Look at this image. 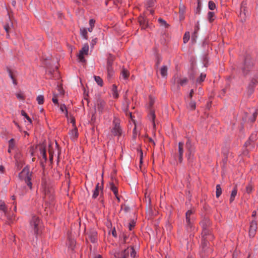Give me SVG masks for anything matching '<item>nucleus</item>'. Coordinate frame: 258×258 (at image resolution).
Here are the masks:
<instances>
[{
  "label": "nucleus",
  "instance_id": "nucleus-1",
  "mask_svg": "<svg viewBox=\"0 0 258 258\" xmlns=\"http://www.w3.org/2000/svg\"><path fill=\"white\" fill-rule=\"evenodd\" d=\"M40 189L44 195L45 199L46 200L48 199L50 201H52L53 200V189L49 186L45 178L42 179Z\"/></svg>",
  "mask_w": 258,
  "mask_h": 258
},
{
  "label": "nucleus",
  "instance_id": "nucleus-2",
  "mask_svg": "<svg viewBox=\"0 0 258 258\" xmlns=\"http://www.w3.org/2000/svg\"><path fill=\"white\" fill-rule=\"evenodd\" d=\"M19 176L21 180L25 181L30 189L32 188V183L31 182L32 174L29 172L28 167H24L19 173Z\"/></svg>",
  "mask_w": 258,
  "mask_h": 258
},
{
  "label": "nucleus",
  "instance_id": "nucleus-3",
  "mask_svg": "<svg viewBox=\"0 0 258 258\" xmlns=\"http://www.w3.org/2000/svg\"><path fill=\"white\" fill-rule=\"evenodd\" d=\"M131 250V256L135 258L136 252L133 246L127 247L121 251L116 252L114 254V258H126L128 256L129 251Z\"/></svg>",
  "mask_w": 258,
  "mask_h": 258
},
{
  "label": "nucleus",
  "instance_id": "nucleus-4",
  "mask_svg": "<svg viewBox=\"0 0 258 258\" xmlns=\"http://www.w3.org/2000/svg\"><path fill=\"white\" fill-rule=\"evenodd\" d=\"M113 127L111 133L114 136H120L122 134V129L120 126V120L117 117H114L113 120Z\"/></svg>",
  "mask_w": 258,
  "mask_h": 258
},
{
  "label": "nucleus",
  "instance_id": "nucleus-5",
  "mask_svg": "<svg viewBox=\"0 0 258 258\" xmlns=\"http://www.w3.org/2000/svg\"><path fill=\"white\" fill-rule=\"evenodd\" d=\"M206 224H209V220L205 219L201 222L200 224L203 228L202 232V238H207L209 240L213 239V235L210 233L209 230L207 228Z\"/></svg>",
  "mask_w": 258,
  "mask_h": 258
},
{
  "label": "nucleus",
  "instance_id": "nucleus-6",
  "mask_svg": "<svg viewBox=\"0 0 258 258\" xmlns=\"http://www.w3.org/2000/svg\"><path fill=\"white\" fill-rule=\"evenodd\" d=\"M194 211L189 210L185 214V219L186 223V229L187 231H191L192 228V223L194 218L193 217Z\"/></svg>",
  "mask_w": 258,
  "mask_h": 258
},
{
  "label": "nucleus",
  "instance_id": "nucleus-7",
  "mask_svg": "<svg viewBox=\"0 0 258 258\" xmlns=\"http://www.w3.org/2000/svg\"><path fill=\"white\" fill-rule=\"evenodd\" d=\"M41 221L40 219L37 216H33L30 221L31 226L33 228L34 233L36 235L38 234L40 228Z\"/></svg>",
  "mask_w": 258,
  "mask_h": 258
},
{
  "label": "nucleus",
  "instance_id": "nucleus-8",
  "mask_svg": "<svg viewBox=\"0 0 258 258\" xmlns=\"http://www.w3.org/2000/svg\"><path fill=\"white\" fill-rule=\"evenodd\" d=\"M248 14L246 10V3L245 2L243 1L241 4L240 12L239 16L242 22L245 21L248 16Z\"/></svg>",
  "mask_w": 258,
  "mask_h": 258
},
{
  "label": "nucleus",
  "instance_id": "nucleus-9",
  "mask_svg": "<svg viewBox=\"0 0 258 258\" xmlns=\"http://www.w3.org/2000/svg\"><path fill=\"white\" fill-rule=\"evenodd\" d=\"M95 107L99 113H102L107 109L105 102L101 99H98L95 103Z\"/></svg>",
  "mask_w": 258,
  "mask_h": 258
},
{
  "label": "nucleus",
  "instance_id": "nucleus-10",
  "mask_svg": "<svg viewBox=\"0 0 258 258\" xmlns=\"http://www.w3.org/2000/svg\"><path fill=\"white\" fill-rule=\"evenodd\" d=\"M88 50L89 46L87 44H85L82 48L80 50L78 57L81 62H85V60L84 57L85 55L88 54Z\"/></svg>",
  "mask_w": 258,
  "mask_h": 258
},
{
  "label": "nucleus",
  "instance_id": "nucleus-11",
  "mask_svg": "<svg viewBox=\"0 0 258 258\" xmlns=\"http://www.w3.org/2000/svg\"><path fill=\"white\" fill-rule=\"evenodd\" d=\"M88 238L91 242L95 243L97 240V233L94 229H91L87 233Z\"/></svg>",
  "mask_w": 258,
  "mask_h": 258
},
{
  "label": "nucleus",
  "instance_id": "nucleus-12",
  "mask_svg": "<svg viewBox=\"0 0 258 258\" xmlns=\"http://www.w3.org/2000/svg\"><path fill=\"white\" fill-rule=\"evenodd\" d=\"M103 189V185L99 183H97L94 190H93L92 198L94 199H96L99 195L100 192L101 194H102Z\"/></svg>",
  "mask_w": 258,
  "mask_h": 258
},
{
  "label": "nucleus",
  "instance_id": "nucleus-13",
  "mask_svg": "<svg viewBox=\"0 0 258 258\" xmlns=\"http://www.w3.org/2000/svg\"><path fill=\"white\" fill-rule=\"evenodd\" d=\"M257 229V223L255 220H252L250 222L249 234L251 237H253L255 234L256 230Z\"/></svg>",
  "mask_w": 258,
  "mask_h": 258
},
{
  "label": "nucleus",
  "instance_id": "nucleus-14",
  "mask_svg": "<svg viewBox=\"0 0 258 258\" xmlns=\"http://www.w3.org/2000/svg\"><path fill=\"white\" fill-rule=\"evenodd\" d=\"M7 71L8 72L9 77L12 80L13 84L15 85H17V82L16 80V77L18 74L17 72L15 70H11L8 68H7Z\"/></svg>",
  "mask_w": 258,
  "mask_h": 258
},
{
  "label": "nucleus",
  "instance_id": "nucleus-15",
  "mask_svg": "<svg viewBox=\"0 0 258 258\" xmlns=\"http://www.w3.org/2000/svg\"><path fill=\"white\" fill-rule=\"evenodd\" d=\"M178 160L180 163H181L183 160L182 156L183 153V145L184 143L180 142L178 143Z\"/></svg>",
  "mask_w": 258,
  "mask_h": 258
},
{
  "label": "nucleus",
  "instance_id": "nucleus-16",
  "mask_svg": "<svg viewBox=\"0 0 258 258\" xmlns=\"http://www.w3.org/2000/svg\"><path fill=\"white\" fill-rule=\"evenodd\" d=\"M139 22L142 29H145L148 25V21L146 18L143 17H140L139 18Z\"/></svg>",
  "mask_w": 258,
  "mask_h": 258
},
{
  "label": "nucleus",
  "instance_id": "nucleus-17",
  "mask_svg": "<svg viewBox=\"0 0 258 258\" xmlns=\"http://www.w3.org/2000/svg\"><path fill=\"white\" fill-rule=\"evenodd\" d=\"M160 72L162 77H166L167 75V68L166 66H162V67L157 70V73Z\"/></svg>",
  "mask_w": 258,
  "mask_h": 258
},
{
  "label": "nucleus",
  "instance_id": "nucleus-18",
  "mask_svg": "<svg viewBox=\"0 0 258 258\" xmlns=\"http://www.w3.org/2000/svg\"><path fill=\"white\" fill-rule=\"evenodd\" d=\"M129 76V71L127 69L123 68L121 72L120 78L124 80H126L128 79Z\"/></svg>",
  "mask_w": 258,
  "mask_h": 258
},
{
  "label": "nucleus",
  "instance_id": "nucleus-19",
  "mask_svg": "<svg viewBox=\"0 0 258 258\" xmlns=\"http://www.w3.org/2000/svg\"><path fill=\"white\" fill-rule=\"evenodd\" d=\"M69 135L71 137V139L72 140H75L78 137V133L77 128L76 126L74 127L73 129H72L69 133Z\"/></svg>",
  "mask_w": 258,
  "mask_h": 258
},
{
  "label": "nucleus",
  "instance_id": "nucleus-20",
  "mask_svg": "<svg viewBox=\"0 0 258 258\" xmlns=\"http://www.w3.org/2000/svg\"><path fill=\"white\" fill-rule=\"evenodd\" d=\"M186 147L187 149V152H190V153H194L195 149L192 146V143L189 139H188L186 143Z\"/></svg>",
  "mask_w": 258,
  "mask_h": 258
},
{
  "label": "nucleus",
  "instance_id": "nucleus-21",
  "mask_svg": "<svg viewBox=\"0 0 258 258\" xmlns=\"http://www.w3.org/2000/svg\"><path fill=\"white\" fill-rule=\"evenodd\" d=\"M237 186H235V187H234V188L233 189V190H232L231 193L230 198V203H232L234 200L235 198L237 195Z\"/></svg>",
  "mask_w": 258,
  "mask_h": 258
},
{
  "label": "nucleus",
  "instance_id": "nucleus-22",
  "mask_svg": "<svg viewBox=\"0 0 258 258\" xmlns=\"http://www.w3.org/2000/svg\"><path fill=\"white\" fill-rule=\"evenodd\" d=\"M112 96L114 98H117L118 97V94L117 92V88L115 85H113L111 89Z\"/></svg>",
  "mask_w": 258,
  "mask_h": 258
},
{
  "label": "nucleus",
  "instance_id": "nucleus-23",
  "mask_svg": "<svg viewBox=\"0 0 258 258\" xmlns=\"http://www.w3.org/2000/svg\"><path fill=\"white\" fill-rule=\"evenodd\" d=\"M209 239L207 238H204L202 239V250L205 251L206 250V248L208 245V240Z\"/></svg>",
  "mask_w": 258,
  "mask_h": 258
},
{
  "label": "nucleus",
  "instance_id": "nucleus-24",
  "mask_svg": "<svg viewBox=\"0 0 258 258\" xmlns=\"http://www.w3.org/2000/svg\"><path fill=\"white\" fill-rule=\"evenodd\" d=\"M206 77V74L204 73H202L201 74L200 77L198 78H197V79L196 80L197 83H198V84L201 83L205 80Z\"/></svg>",
  "mask_w": 258,
  "mask_h": 258
},
{
  "label": "nucleus",
  "instance_id": "nucleus-25",
  "mask_svg": "<svg viewBox=\"0 0 258 258\" xmlns=\"http://www.w3.org/2000/svg\"><path fill=\"white\" fill-rule=\"evenodd\" d=\"M94 80L96 83L100 87L103 86V81L102 79L99 77V76H94Z\"/></svg>",
  "mask_w": 258,
  "mask_h": 258
},
{
  "label": "nucleus",
  "instance_id": "nucleus-26",
  "mask_svg": "<svg viewBox=\"0 0 258 258\" xmlns=\"http://www.w3.org/2000/svg\"><path fill=\"white\" fill-rule=\"evenodd\" d=\"M110 189L113 192L115 196L118 194V188L113 183H110Z\"/></svg>",
  "mask_w": 258,
  "mask_h": 258
},
{
  "label": "nucleus",
  "instance_id": "nucleus-27",
  "mask_svg": "<svg viewBox=\"0 0 258 258\" xmlns=\"http://www.w3.org/2000/svg\"><path fill=\"white\" fill-rule=\"evenodd\" d=\"M54 69L52 68L50 66H47L45 68L46 73L50 75L51 76L52 75L53 72H54Z\"/></svg>",
  "mask_w": 258,
  "mask_h": 258
},
{
  "label": "nucleus",
  "instance_id": "nucleus-28",
  "mask_svg": "<svg viewBox=\"0 0 258 258\" xmlns=\"http://www.w3.org/2000/svg\"><path fill=\"white\" fill-rule=\"evenodd\" d=\"M36 100L39 104H43L44 102V96L42 95H38L36 98Z\"/></svg>",
  "mask_w": 258,
  "mask_h": 258
},
{
  "label": "nucleus",
  "instance_id": "nucleus-29",
  "mask_svg": "<svg viewBox=\"0 0 258 258\" xmlns=\"http://www.w3.org/2000/svg\"><path fill=\"white\" fill-rule=\"evenodd\" d=\"M21 114L22 116L24 117L25 118H26L28 121L31 124L32 123V120L30 118V117L27 115V114L25 112V111L23 110H21Z\"/></svg>",
  "mask_w": 258,
  "mask_h": 258
},
{
  "label": "nucleus",
  "instance_id": "nucleus-30",
  "mask_svg": "<svg viewBox=\"0 0 258 258\" xmlns=\"http://www.w3.org/2000/svg\"><path fill=\"white\" fill-rule=\"evenodd\" d=\"M222 194V188L220 184L216 185V196L217 198H219Z\"/></svg>",
  "mask_w": 258,
  "mask_h": 258
},
{
  "label": "nucleus",
  "instance_id": "nucleus-31",
  "mask_svg": "<svg viewBox=\"0 0 258 258\" xmlns=\"http://www.w3.org/2000/svg\"><path fill=\"white\" fill-rule=\"evenodd\" d=\"M40 152L43 158L46 161L47 160V156L45 149L44 148H40Z\"/></svg>",
  "mask_w": 258,
  "mask_h": 258
},
{
  "label": "nucleus",
  "instance_id": "nucleus-32",
  "mask_svg": "<svg viewBox=\"0 0 258 258\" xmlns=\"http://www.w3.org/2000/svg\"><path fill=\"white\" fill-rule=\"evenodd\" d=\"M9 147H10V149H14L16 146V144L15 142V140L13 138L11 139L9 142Z\"/></svg>",
  "mask_w": 258,
  "mask_h": 258
},
{
  "label": "nucleus",
  "instance_id": "nucleus-33",
  "mask_svg": "<svg viewBox=\"0 0 258 258\" xmlns=\"http://www.w3.org/2000/svg\"><path fill=\"white\" fill-rule=\"evenodd\" d=\"M188 82V80L186 78L180 79L177 81V83L181 86H184Z\"/></svg>",
  "mask_w": 258,
  "mask_h": 258
},
{
  "label": "nucleus",
  "instance_id": "nucleus-34",
  "mask_svg": "<svg viewBox=\"0 0 258 258\" xmlns=\"http://www.w3.org/2000/svg\"><path fill=\"white\" fill-rule=\"evenodd\" d=\"M81 34L82 36L85 39H87V30L85 28H81L80 29Z\"/></svg>",
  "mask_w": 258,
  "mask_h": 258
},
{
  "label": "nucleus",
  "instance_id": "nucleus-35",
  "mask_svg": "<svg viewBox=\"0 0 258 258\" xmlns=\"http://www.w3.org/2000/svg\"><path fill=\"white\" fill-rule=\"evenodd\" d=\"M189 38H190L189 32H185L183 38V42L184 43H187L188 41V40H189Z\"/></svg>",
  "mask_w": 258,
  "mask_h": 258
},
{
  "label": "nucleus",
  "instance_id": "nucleus-36",
  "mask_svg": "<svg viewBox=\"0 0 258 258\" xmlns=\"http://www.w3.org/2000/svg\"><path fill=\"white\" fill-rule=\"evenodd\" d=\"M199 28L198 26H196L195 27V29L194 32L193 33L192 36H191V39H192V41H196V39L197 37V32H198V31L199 30Z\"/></svg>",
  "mask_w": 258,
  "mask_h": 258
},
{
  "label": "nucleus",
  "instance_id": "nucleus-37",
  "mask_svg": "<svg viewBox=\"0 0 258 258\" xmlns=\"http://www.w3.org/2000/svg\"><path fill=\"white\" fill-rule=\"evenodd\" d=\"M60 110L62 112H64L65 115H66V116H68V110L67 109V107H66L65 104H62L60 105Z\"/></svg>",
  "mask_w": 258,
  "mask_h": 258
},
{
  "label": "nucleus",
  "instance_id": "nucleus-38",
  "mask_svg": "<svg viewBox=\"0 0 258 258\" xmlns=\"http://www.w3.org/2000/svg\"><path fill=\"white\" fill-rule=\"evenodd\" d=\"M158 21L161 26H163L165 28H167L168 27V24H167L166 22L162 18H159Z\"/></svg>",
  "mask_w": 258,
  "mask_h": 258
},
{
  "label": "nucleus",
  "instance_id": "nucleus-39",
  "mask_svg": "<svg viewBox=\"0 0 258 258\" xmlns=\"http://www.w3.org/2000/svg\"><path fill=\"white\" fill-rule=\"evenodd\" d=\"M256 139V135L255 134H252L249 138V141L245 143V145L247 146L248 144H250L249 142H253Z\"/></svg>",
  "mask_w": 258,
  "mask_h": 258
},
{
  "label": "nucleus",
  "instance_id": "nucleus-40",
  "mask_svg": "<svg viewBox=\"0 0 258 258\" xmlns=\"http://www.w3.org/2000/svg\"><path fill=\"white\" fill-rule=\"evenodd\" d=\"M215 14L214 12H209L208 13V19L210 22H212L214 20Z\"/></svg>",
  "mask_w": 258,
  "mask_h": 258
},
{
  "label": "nucleus",
  "instance_id": "nucleus-41",
  "mask_svg": "<svg viewBox=\"0 0 258 258\" xmlns=\"http://www.w3.org/2000/svg\"><path fill=\"white\" fill-rule=\"evenodd\" d=\"M208 8L211 10H214L216 8V5L213 1H209Z\"/></svg>",
  "mask_w": 258,
  "mask_h": 258
},
{
  "label": "nucleus",
  "instance_id": "nucleus-42",
  "mask_svg": "<svg viewBox=\"0 0 258 258\" xmlns=\"http://www.w3.org/2000/svg\"><path fill=\"white\" fill-rule=\"evenodd\" d=\"M253 190V186L251 183H249L246 186V192L250 194Z\"/></svg>",
  "mask_w": 258,
  "mask_h": 258
},
{
  "label": "nucleus",
  "instance_id": "nucleus-43",
  "mask_svg": "<svg viewBox=\"0 0 258 258\" xmlns=\"http://www.w3.org/2000/svg\"><path fill=\"white\" fill-rule=\"evenodd\" d=\"M149 117L152 120V122L154 123L155 114L154 111H151L150 113L149 114Z\"/></svg>",
  "mask_w": 258,
  "mask_h": 258
},
{
  "label": "nucleus",
  "instance_id": "nucleus-44",
  "mask_svg": "<svg viewBox=\"0 0 258 258\" xmlns=\"http://www.w3.org/2000/svg\"><path fill=\"white\" fill-rule=\"evenodd\" d=\"M0 210L5 212L6 210V206L4 201H0Z\"/></svg>",
  "mask_w": 258,
  "mask_h": 258
},
{
  "label": "nucleus",
  "instance_id": "nucleus-45",
  "mask_svg": "<svg viewBox=\"0 0 258 258\" xmlns=\"http://www.w3.org/2000/svg\"><path fill=\"white\" fill-rule=\"evenodd\" d=\"M185 8L184 5H180L179 6V13L180 15H183L185 12Z\"/></svg>",
  "mask_w": 258,
  "mask_h": 258
},
{
  "label": "nucleus",
  "instance_id": "nucleus-46",
  "mask_svg": "<svg viewBox=\"0 0 258 258\" xmlns=\"http://www.w3.org/2000/svg\"><path fill=\"white\" fill-rule=\"evenodd\" d=\"M257 114V110L255 109L254 111L253 112L252 117L250 118V120L251 122H253L255 120Z\"/></svg>",
  "mask_w": 258,
  "mask_h": 258
},
{
  "label": "nucleus",
  "instance_id": "nucleus-47",
  "mask_svg": "<svg viewBox=\"0 0 258 258\" xmlns=\"http://www.w3.org/2000/svg\"><path fill=\"white\" fill-rule=\"evenodd\" d=\"M17 98L18 99L24 100H25V97L24 95L22 93H17L16 94Z\"/></svg>",
  "mask_w": 258,
  "mask_h": 258
},
{
  "label": "nucleus",
  "instance_id": "nucleus-48",
  "mask_svg": "<svg viewBox=\"0 0 258 258\" xmlns=\"http://www.w3.org/2000/svg\"><path fill=\"white\" fill-rule=\"evenodd\" d=\"M189 107L191 110H194L196 108V102L194 101H190L189 103Z\"/></svg>",
  "mask_w": 258,
  "mask_h": 258
},
{
  "label": "nucleus",
  "instance_id": "nucleus-49",
  "mask_svg": "<svg viewBox=\"0 0 258 258\" xmlns=\"http://www.w3.org/2000/svg\"><path fill=\"white\" fill-rule=\"evenodd\" d=\"M52 101L53 103L57 105V106L58 105V99L57 98V95L56 94H53V97L52 99Z\"/></svg>",
  "mask_w": 258,
  "mask_h": 258
},
{
  "label": "nucleus",
  "instance_id": "nucleus-50",
  "mask_svg": "<svg viewBox=\"0 0 258 258\" xmlns=\"http://www.w3.org/2000/svg\"><path fill=\"white\" fill-rule=\"evenodd\" d=\"M111 66H109L107 68V70L109 76H112L113 73Z\"/></svg>",
  "mask_w": 258,
  "mask_h": 258
},
{
  "label": "nucleus",
  "instance_id": "nucleus-51",
  "mask_svg": "<svg viewBox=\"0 0 258 258\" xmlns=\"http://www.w3.org/2000/svg\"><path fill=\"white\" fill-rule=\"evenodd\" d=\"M186 156L188 159V160H190V159H192L194 156V153H190V152H187L186 154Z\"/></svg>",
  "mask_w": 258,
  "mask_h": 258
},
{
  "label": "nucleus",
  "instance_id": "nucleus-52",
  "mask_svg": "<svg viewBox=\"0 0 258 258\" xmlns=\"http://www.w3.org/2000/svg\"><path fill=\"white\" fill-rule=\"evenodd\" d=\"M97 41V38H94L92 40V41L91 42V46L92 48H93L94 47V46L96 44Z\"/></svg>",
  "mask_w": 258,
  "mask_h": 258
},
{
  "label": "nucleus",
  "instance_id": "nucleus-53",
  "mask_svg": "<svg viewBox=\"0 0 258 258\" xmlns=\"http://www.w3.org/2000/svg\"><path fill=\"white\" fill-rule=\"evenodd\" d=\"M140 163L141 164V163H142L143 158V153L142 150L140 151Z\"/></svg>",
  "mask_w": 258,
  "mask_h": 258
},
{
  "label": "nucleus",
  "instance_id": "nucleus-54",
  "mask_svg": "<svg viewBox=\"0 0 258 258\" xmlns=\"http://www.w3.org/2000/svg\"><path fill=\"white\" fill-rule=\"evenodd\" d=\"M94 24H95V21L93 19L90 20V21H89L90 26L94 27Z\"/></svg>",
  "mask_w": 258,
  "mask_h": 258
},
{
  "label": "nucleus",
  "instance_id": "nucleus-55",
  "mask_svg": "<svg viewBox=\"0 0 258 258\" xmlns=\"http://www.w3.org/2000/svg\"><path fill=\"white\" fill-rule=\"evenodd\" d=\"M137 136V133L136 132V127L135 126L133 130V138L134 139L136 138Z\"/></svg>",
  "mask_w": 258,
  "mask_h": 258
},
{
  "label": "nucleus",
  "instance_id": "nucleus-56",
  "mask_svg": "<svg viewBox=\"0 0 258 258\" xmlns=\"http://www.w3.org/2000/svg\"><path fill=\"white\" fill-rule=\"evenodd\" d=\"M135 223L134 222L132 223H130L128 226L130 230H132V228L135 226Z\"/></svg>",
  "mask_w": 258,
  "mask_h": 258
},
{
  "label": "nucleus",
  "instance_id": "nucleus-57",
  "mask_svg": "<svg viewBox=\"0 0 258 258\" xmlns=\"http://www.w3.org/2000/svg\"><path fill=\"white\" fill-rule=\"evenodd\" d=\"M70 122H71V123H72V124H73V125L74 126H75V118H71L70 119Z\"/></svg>",
  "mask_w": 258,
  "mask_h": 258
},
{
  "label": "nucleus",
  "instance_id": "nucleus-58",
  "mask_svg": "<svg viewBox=\"0 0 258 258\" xmlns=\"http://www.w3.org/2000/svg\"><path fill=\"white\" fill-rule=\"evenodd\" d=\"M4 28H5V29L7 33H8V32H9V29H10V26H9V25H5V26H4Z\"/></svg>",
  "mask_w": 258,
  "mask_h": 258
},
{
  "label": "nucleus",
  "instance_id": "nucleus-59",
  "mask_svg": "<svg viewBox=\"0 0 258 258\" xmlns=\"http://www.w3.org/2000/svg\"><path fill=\"white\" fill-rule=\"evenodd\" d=\"M194 93V90L193 89H191L190 91V93H189V97L191 99L192 97V94Z\"/></svg>",
  "mask_w": 258,
  "mask_h": 258
},
{
  "label": "nucleus",
  "instance_id": "nucleus-60",
  "mask_svg": "<svg viewBox=\"0 0 258 258\" xmlns=\"http://www.w3.org/2000/svg\"><path fill=\"white\" fill-rule=\"evenodd\" d=\"M154 103V101L150 98V106H152Z\"/></svg>",
  "mask_w": 258,
  "mask_h": 258
},
{
  "label": "nucleus",
  "instance_id": "nucleus-61",
  "mask_svg": "<svg viewBox=\"0 0 258 258\" xmlns=\"http://www.w3.org/2000/svg\"><path fill=\"white\" fill-rule=\"evenodd\" d=\"M208 60H207V57H205L204 58V59L203 63H204V64H206L207 63H208Z\"/></svg>",
  "mask_w": 258,
  "mask_h": 258
},
{
  "label": "nucleus",
  "instance_id": "nucleus-62",
  "mask_svg": "<svg viewBox=\"0 0 258 258\" xmlns=\"http://www.w3.org/2000/svg\"><path fill=\"white\" fill-rule=\"evenodd\" d=\"M256 212L255 211H253L252 213V217H254L256 216Z\"/></svg>",
  "mask_w": 258,
  "mask_h": 258
},
{
  "label": "nucleus",
  "instance_id": "nucleus-63",
  "mask_svg": "<svg viewBox=\"0 0 258 258\" xmlns=\"http://www.w3.org/2000/svg\"><path fill=\"white\" fill-rule=\"evenodd\" d=\"M93 29V27L90 26V27L88 29V30L89 32H91L92 31Z\"/></svg>",
  "mask_w": 258,
  "mask_h": 258
},
{
  "label": "nucleus",
  "instance_id": "nucleus-64",
  "mask_svg": "<svg viewBox=\"0 0 258 258\" xmlns=\"http://www.w3.org/2000/svg\"><path fill=\"white\" fill-rule=\"evenodd\" d=\"M94 258H102V256L100 254H98L94 257Z\"/></svg>",
  "mask_w": 258,
  "mask_h": 258
}]
</instances>
